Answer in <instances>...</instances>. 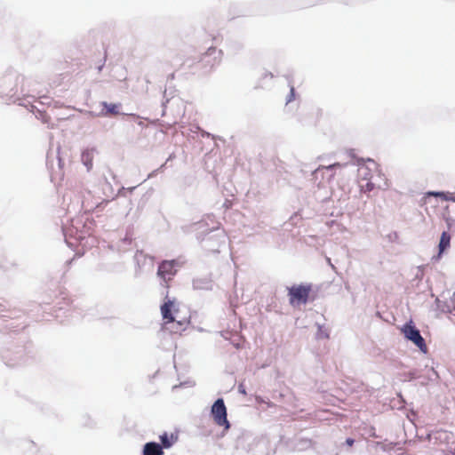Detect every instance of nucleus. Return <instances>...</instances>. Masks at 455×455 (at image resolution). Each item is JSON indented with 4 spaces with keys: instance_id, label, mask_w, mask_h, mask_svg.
<instances>
[{
    "instance_id": "obj_1",
    "label": "nucleus",
    "mask_w": 455,
    "mask_h": 455,
    "mask_svg": "<svg viewBox=\"0 0 455 455\" xmlns=\"http://www.w3.org/2000/svg\"><path fill=\"white\" fill-rule=\"evenodd\" d=\"M163 323L161 330L171 334H180L190 323V318L180 315L179 304L167 299L160 307Z\"/></svg>"
},
{
    "instance_id": "obj_2",
    "label": "nucleus",
    "mask_w": 455,
    "mask_h": 455,
    "mask_svg": "<svg viewBox=\"0 0 455 455\" xmlns=\"http://www.w3.org/2000/svg\"><path fill=\"white\" fill-rule=\"evenodd\" d=\"M377 171V164L372 160H369L368 164H362L358 167V180L362 191L371 192L374 189L375 184L372 182V179Z\"/></svg>"
},
{
    "instance_id": "obj_3",
    "label": "nucleus",
    "mask_w": 455,
    "mask_h": 455,
    "mask_svg": "<svg viewBox=\"0 0 455 455\" xmlns=\"http://www.w3.org/2000/svg\"><path fill=\"white\" fill-rule=\"evenodd\" d=\"M312 291L310 284L293 285L288 289L289 302L291 306L306 304Z\"/></svg>"
},
{
    "instance_id": "obj_4",
    "label": "nucleus",
    "mask_w": 455,
    "mask_h": 455,
    "mask_svg": "<svg viewBox=\"0 0 455 455\" xmlns=\"http://www.w3.org/2000/svg\"><path fill=\"white\" fill-rule=\"evenodd\" d=\"M404 337L413 342L420 351L426 353L427 351V344L419 333V331L413 325L412 322L405 323L401 329Z\"/></svg>"
},
{
    "instance_id": "obj_5",
    "label": "nucleus",
    "mask_w": 455,
    "mask_h": 455,
    "mask_svg": "<svg viewBox=\"0 0 455 455\" xmlns=\"http://www.w3.org/2000/svg\"><path fill=\"white\" fill-rule=\"evenodd\" d=\"M212 414L218 426L224 427L225 429L230 427V424L227 419V408L223 399L220 398L215 401L212 407Z\"/></svg>"
},
{
    "instance_id": "obj_6",
    "label": "nucleus",
    "mask_w": 455,
    "mask_h": 455,
    "mask_svg": "<svg viewBox=\"0 0 455 455\" xmlns=\"http://www.w3.org/2000/svg\"><path fill=\"white\" fill-rule=\"evenodd\" d=\"M176 260H164L157 269V275L164 282V286L169 287V282L172 280L177 273Z\"/></svg>"
},
{
    "instance_id": "obj_7",
    "label": "nucleus",
    "mask_w": 455,
    "mask_h": 455,
    "mask_svg": "<svg viewBox=\"0 0 455 455\" xmlns=\"http://www.w3.org/2000/svg\"><path fill=\"white\" fill-rule=\"evenodd\" d=\"M161 446L164 449H169L174 445L179 440V432L174 431L172 433L164 432L160 436Z\"/></svg>"
},
{
    "instance_id": "obj_8",
    "label": "nucleus",
    "mask_w": 455,
    "mask_h": 455,
    "mask_svg": "<svg viewBox=\"0 0 455 455\" xmlns=\"http://www.w3.org/2000/svg\"><path fill=\"white\" fill-rule=\"evenodd\" d=\"M218 54L219 56L222 55L221 51H218L214 47H210L207 52L204 54L202 60L211 65V67H213L220 63V59L219 60H216L217 57L215 56Z\"/></svg>"
},
{
    "instance_id": "obj_9",
    "label": "nucleus",
    "mask_w": 455,
    "mask_h": 455,
    "mask_svg": "<svg viewBox=\"0 0 455 455\" xmlns=\"http://www.w3.org/2000/svg\"><path fill=\"white\" fill-rule=\"evenodd\" d=\"M143 455H164L163 447L155 442L147 443L143 448Z\"/></svg>"
},
{
    "instance_id": "obj_10",
    "label": "nucleus",
    "mask_w": 455,
    "mask_h": 455,
    "mask_svg": "<svg viewBox=\"0 0 455 455\" xmlns=\"http://www.w3.org/2000/svg\"><path fill=\"white\" fill-rule=\"evenodd\" d=\"M451 235L448 232L443 231L442 233L441 238H440V242H439V244H438V255H437L438 258H441L442 255L443 254V252L448 248H450V246H451Z\"/></svg>"
},
{
    "instance_id": "obj_11",
    "label": "nucleus",
    "mask_w": 455,
    "mask_h": 455,
    "mask_svg": "<svg viewBox=\"0 0 455 455\" xmlns=\"http://www.w3.org/2000/svg\"><path fill=\"white\" fill-rule=\"evenodd\" d=\"M102 105H103L102 114L104 116H116L120 113L119 112V108L121 107L120 104L103 102Z\"/></svg>"
},
{
    "instance_id": "obj_12",
    "label": "nucleus",
    "mask_w": 455,
    "mask_h": 455,
    "mask_svg": "<svg viewBox=\"0 0 455 455\" xmlns=\"http://www.w3.org/2000/svg\"><path fill=\"white\" fill-rule=\"evenodd\" d=\"M92 152L87 150L83 152L82 154V161L84 164V165L87 167L88 170H91L92 167Z\"/></svg>"
},
{
    "instance_id": "obj_13",
    "label": "nucleus",
    "mask_w": 455,
    "mask_h": 455,
    "mask_svg": "<svg viewBox=\"0 0 455 455\" xmlns=\"http://www.w3.org/2000/svg\"><path fill=\"white\" fill-rule=\"evenodd\" d=\"M428 195L441 197L443 200H448L447 196L443 192H430V193H428Z\"/></svg>"
},
{
    "instance_id": "obj_14",
    "label": "nucleus",
    "mask_w": 455,
    "mask_h": 455,
    "mask_svg": "<svg viewBox=\"0 0 455 455\" xmlns=\"http://www.w3.org/2000/svg\"><path fill=\"white\" fill-rule=\"evenodd\" d=\"M354 442H355V441H354V439H352V438H347V439L346 440V443H347L348 446H350V447H351V446H353Z\"/></svg>"
},
{
    "instance_id": "obj_15",
    "label": "nucleus",
    "mask_w": 455,
    "mask_h": 455,
    "mask_svg": "<svg viewBox=\"0 0 455 455\" xmlns=\"http://www.w3.org/2000/svg\"><path fill=\"white\" fill-rule=\"evenodd\" d=\"M293 95H294V88H293V87H291V98H292V97H293ZM291 99H290V100H289V101H291Z\"/></svg>"
},
{
    "instance_id": "obj_16",
    "label": "nucleus",
    "mask_w": 455,
    "mask_h": 455,
    "mask_svg": "<svg viewBox=\"0 0 455 455\" xmlns=\"http://www.w3.org/2000/svg\"><path fill=\"white\" fill-rule=\"evenodd\" d=\"M335 166H340V164H334L329 166L328 168H333Z\"/></svg>"
}]
</instances>
